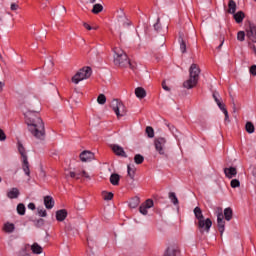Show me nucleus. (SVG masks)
I'll return each mask as SVG.
<instances>
[{
  "label": "nucleus",
  "mask_w": 256,
  "mask_h": 256,
  "mask_svg": "<svg viewBox=\"0 0 256 256\" xmlns=\"http://www.w3.org/2000/svg\"><path fill=\"white\" fill-rule=\"evenodd\" d=\"M24 116L28 125V131L31 135L43 141V139H45V123H43V119L39 116V112L24 110Z\"/></svg>",
  "instance_id": "f257e3e1"
},
{
  "label": "nucleus",
  "mask_w": 256,
  "mask_h": 256,
  "mask_svg": "<svg viewBox=\"0 0 256 256\" xmlns=\"http://www.w3.org/2000/svg\"><path fill=\"white\" fill-rule=\"evenodd\" d=\"M199 75H201V68H199V65L195 63L191 64L189 68V79L184 81L183 87L185 89H193L194 87H197V84L199 83Z\"/></svg>",
  "instance_id": "f03ea898"
},
{
  "label": "nucleus",
  "mask_w": 256,
  "mask_h": 256,
  "mask_svg": "<svg viewBox=\"0 0 256 256\" xmlns=\"http://www.w3.org/2000/svg\"><path fill=\"white\" fill-rule=\"evenodd\" d=\"M113 61H114V65H116L117 67H129L130 62H129V58L127 57V54L125 53V51H123V49H121V47L116 46L113 48Z\"/></svg>",
  "instance_id": "7ed1b4c3"
},
{
  "label": "nucleus",
  "mask_w": 256,
  "mask_h": 256,
  "mask_svg": "<svg viewBox=\"0 0 256 256\" xmlns=\"http://www.w3.org/2000/svg\"><path fill=\"white\" fill-rule=\"evenodd\" d=\"M91 68L90 67H83L81 68L73 77L72 83L75 85H79L81 81H85V79H89L91 77Z\"/></svg>",
  "instance_id": "20e7f679"
},
{
  "label": "nucleus",
  "mask_w": 256,
  "mask_h": 256,
  "mask_svg": "<svg viewBox=\"0 0 256 256\" xmlns=\"http://www.w3.org/2000/svg\"><path fill=\"white\" fill-rule=\"evenodd\" d=\"M111 108L113 109L115 115L118 117V119L120 117H125V115H127V110L125 109V105L123 104V102L114 99L111 102Z\"/></svg>",
  "instance_id": "39448f33"
},
{
  "label": "nucleus",
  "mask_w": 256,
  "mask_h": 256,
  "mask_svg": "<svg viewBox=\"0 0 256 256\" xmlns=\"http://www.w3.org/2000/svg\"><path fill=\"white\" fill-rule=\"evenodd\" d=\"M154 147H155V151L159 153V155H165V153H167V138L165 137L155 138Z\"/></svg>",
  "instance_id": "423d86ee"
},
{
  "label": "nucleus",
  "mask_w": 256,
  "mask_h": 256,
  "mask_svg": "<svg viewBox=\"0 0 256 256\" xmlns=\"http://www.w3.org/2000/svg\"><path fill=\"white\" fill-rule=\"evenodd\" d=\"M214 211L215 215L217 216L218 230L220 232V235H223V233H225V220L223 216V208L216 207Z\"/></svg>",
  "instance_id": "0eeeda50"
},
{
  "label": "nucleus",
  "mask_w": 256,
  "mask_h": 256,
  "mask_svg": "<svg viewBox=\"0 0 256 256\" xmlns=\"http://www.w3.org/2000/svg\"><path fill=\"white\" fill-rule=\"evenodd\" d=\"M212 225H213V222L209 218L198 221V227L200 229V233H209Z\"/></svg>",
  "instance_id": "6e6552de"
},
{
  "label": "nucleus",
  "mask_w": 256,
  "mask_h": 256,
  "mask_svg": "<svg viewBox=\"0 0 256 256\" xmlns=\"http://www.w3.org/2000/svg\"><path fill=\"white\" fill-rule=\"evenodd\" d=\"M70 177L72 179H83L84 181H91V174L89 172L82 170L80 172H70Z\"/></svg>",
  "instance_id": "1a4fd4ad"
},
{
  "label": "nucleus",
  "mask_w": 256,
  "mask_h": 256,
  "mask_svg": "<svg viewBox=\"0 0 256 256\" xmlns=\"http://www.w3.org/2000/svg\"><path fill=\"white\" fill-rule=\"evenodd\" d=\"M246 37L252 43H256V26L255 24H249L246 28Z\"/></svg>",
  "instance_id": "9d476101"
},
{
  "label": "nucleus",
  "mask_w": 256,
  "mask_h": 256,
  "mask_svg": "<svg viewBox=\"0 0 256 256\" xmlns=\"http://www.w3.org/2000/svg\"><path fill=\"white\" fill-rule=\"evenodd\" d=\"M118 13V23L120 27H129V25H131V21L127 19V16H125V12H123V10H120Z\"/></svg>",
  "instance_id": "9b49d317"
},
{
  "label": "nucleus",
  "mask_w": 256,
  "mask_h": 256,
  "mask_svg": "<svg viewBox=\"0 0 256 256\" xmlns=\"http://www.w3.org/2000/svg\"><path fill=\"white\" fill-rule=\"evenodd\" d=\"M93 159H95V154H93V152L91 151H83L81 154H80V160L83 162V163H87L89 161H93Z\"/></svg>",
  "instance_id": "f8f14e48"
},
{
  "label": "nucleus",
  "mask_w": 256,
  "mask_h": 256,
  "mask_svg": "<svg viewBox=\"0 0 256 256\" xmlns=\"http://www.w3.org/2000/svg\"><path fill=\"white\" fill-rule=\"evenodd\" d=\"M112 151L115 153V155H118V157H127V153H125L123 147L117 144L112 145Z\"/></svg>",
  "instance_id": "ddd939ff"
},
{
  "label": "nucleus",
  "mask_w": 256,
  "mask_h": 256,
  "mask_svg": "<svg viewBox=\"0 0 256 256\" xmlns=\"http://www.w3.org/2000/svg\"><path fill=\"white\" fill-rule=\"evenodd\" d=\"M224 173L228 179H233V177H237V168L235 167L225 168Z\"/></svg>",
  "instance_id": "4468645a"
},
{
  "label": "nucleus",
  "mask_w": 256,
  "mask_h": 256,
  "mask_svg": "<svg viewBox=\"0 0 256 256\" xmlns=\"http://www.w3.org/2000/svg\"><path fill=\"white\" fill-rule=\"evenodd\" d=\"M44 205L46 209H53L55 207V200L51 196L44 197Z\"/></svg>",
  "instance_id": "2eb2a0df"
},
{
  "label": "nucleus",
  "mask_w": 256,
  "mask_h": 256,
  "mask_svg": "<svg viewBox=\"0 0 256 256\" xmlns=\"http://www.w3.org/2000/svg\"><path fill=\"white\" fill-rule=\"evenodd\" d=\"M135 95L138 99H145V97H147V91H145L143 87H137L135 89Z\"/></svg>",
  "instance_id": "dca6fc26"
},
{
  "label": "nucleus",
  "mask_w": 256,
  "mask_h": 256,
  "mask_svg": "<svg viewBox=\"0 0 256 256\" xmlns=\"http://www.w3.org/2000/svg\"><path fill=\"white\" fill-rule=\"evenodd\" d=\"M56 219L57 221H63L64 219H67V210L61 209L56 212Z\"/></svg>",
  "instance_id": "f3484780"
},
{
  "label": "nucleus",
  "mask_w": 256,
  "mask_h": 256,
  "mask_svg": "<svg viewBox=\"0 0 256 256\" xmlns=\"http://www.w3.org/2000/svg\"><path fill=\"white\" fill-rule=\"evenodd\" d=\"M3 231H5V233H13V231H15V224L10 222L4 223Z\"/></svg>",
  "instance_id": "a211bd4d"
},
{
  "label": "nucleus",
  "mask_w": 256,
  "mask_h": 256,
  "mask_svg": "<svg viewBox=\"0 0 256 256\" xmlns=\"http://www.w3.org/2000/svg\"><path fill=\"white\" fill-rule=\"evenodd\" d=\"M31 251L32 253H34L35 255H41V253H43V248L37 244V243H34L32 246H31Z\"/></svg>",
  "instance_id": "6ab92c4d"
},
{
  "label": "nucleus",
  "mask_w": 256,
  "mask_h": 256,
  "mask_svg": "<svg viewBox=\"0 0 256 256\" xmlns=\"http://www.w3.org/2000/svg\"><path fill=\"white\" fill-rule=\"evenodd\" d=\"M235 11H237V3H235L233 0H230L228 3V13L233 15L235 14Z\"/></svg>",
  "instance_id": "aec40b11"
},
{
  "label": "nucleus",
  "mask_w": 256,
  "mask_h": 256,
  "mask_svg": "<svg viewBox=\"0 0 256 256\" xmlns=\"http://www.w3.org/2000/svg\"><path fill=\"white\" fill-rule=\"evenodd\" d=\"M233 15L236 23H243V20L245 19V13H243V11H239Z\"/></svg>",
  "instance_id": "412c9836"
},
{
  "label": "nucleus",
  "mask_w": 256,
  "mask_h": 256,
  "mask_svg": "<svg viewBox=\"0 0 256 256\" xmlns=\"http://www.w3.org/2000/svg\"><path fill=\"white\" fill-rule=\"evenodd\" d=\"M22 163H23L22 169L25 175H28V176L31 175V171L29 170V161L27 160V158L22 159Z\"/></svg>",
  "instance_id": "4be33fe9"
},
{
  "label": "nucleus",
  "mask_w": 256,
  "mask_h": 256,
  "mask_svg": "<svg viewBox=\"0 0 256 256\" xmlns=\"http://www.w3.org/2000/svg\"><path fill=\"white\" fill-rule=\"evenodd\" d=\"M119 181H121V176L119 174H112L110 176L111 185H119Z\"/></svg>",
  "instance_id": "5701e85b"
},
{
  "label": "nucleus",
  "mask_w": 256,
  "mask_h": 256,
  "mask_svg": "<svg viewBox=\"0 0 256 256\" xmlns=\"http://www.w3.org/2000/svg\"><path fill=\"white\" fill-rule=\"evenodd\" d=\"M224 218L226 221H231L233 219V210L231 208H226L224 210Z\"/></svg>",
  "instance_id": "b1692460"
},
{
  "label": "nucleus",
  "mask_w": 256,
  "mask_h": 256,
  "mask_svg": "<svg viewBox=\"0 0 256 256\" xmlns=\"http://www.w3.org/2000/svg\"><path fill=\"white\" fill-rule=\"evenodd\" d=\"M194 215L198 221L203 220V212L201 211V208L196 207L194 208Z\"/></svg>",
  "instance_id": "393cba45"
},
{
  "label": "nucleus",
  "mask_w": 256,
  "mask_h": 256,
  "mask_svg": "<svg viewBox=\"0 0 256 256\" xmlns=\"http://www.w3.org/2000/svg\"><path fill=\"white\" fill-rule=\"evenodd\" d=\"M101 11H103V5L101 4H95L92 8V13H94V15L101 13Z\"/></svg>",
  "instance_id": "a878e982"
},
{
  "label": "nucleus",
  "mask_w": 256,
  "mask_h": 256,
  "mask_svg": "<svg viewBox=\"0 0 256 256\" xmlns=\"http://www.w3.org/2000/svg\"><path fill=\"white\" fill-rule=\"evenodd\" d=\"M146 135L147 137H149V139H153V137H155V130L153 129V127H146Z\"/></svg>",
  "instance_id": "bb28decb"
},
{
  "label": "nucleus",
  "mask_w": 256,
  "mask_h": 256,
  "mask_svg": "<svg viewBox=\"0 0 256 256\" xmlns=\"http://www.w3.org/2000/svg\"><path fill=\"white\" fill-rule=\"evenodd\" d=\"M245 129L247 133H255V125H253L251 122H247L245 125Z\"/></svg>",
  "instance_id": "cd10ccee"
},
{
  "label": "nucleus",
  "mask_w": 256,
  "mask_h": 256,
  "mask_svg": "<svg viewBox=\"0 0 256 256\" xmlns=\"http://www.w3.org/2000/svg\"><path fill=\"white\" fill-rule=\"evenodd\" d=\"M18 151L23 159H27V152H25V147H23V145L19 144L18 145Z\"/></svg>",
  "instance_id": "c85d7f7f"
},
{
  "label": "nucleus",
  "mask_w": 256,
  "mask_h": 256,
  "mask_svg": "<svg viewBox=\"0 0 256 256\" xmlns=\"http://www.w3.org/2000/svg\"><path fill=\"white\" fill-rule=\"evenodd\" d=\"M143 161H145V158L141 154H136L134 156V162L136 163V165H141Z\"/></svg>",
  "instance_id": "c756f323"
},
{
  "label": "nucleus",
  "mask_w": 256,
  "mask_h": 256,
  "mask_svg": "<svg viewBox=\"0 0 256 256\" xmlns=\"http://www.w3.org/2000/svg\"><path fill=\"white\" fill-rule=\"evenodd\" d=\"M97 103H99V105H105V103H107V97H105L104 94H100L97 98Z\"/></svg>",
  "instance_id": "7c9ffc66"
},
{
  "label": "nucleus",
  "mask_w": 256,
  "mask_h": 256,
  "mask_svg": "<svg viewBox=\"0 0 256 256\" xmlns=\"http://www.w3.org/2000/svg\"><path fill=\"white\" fill-rule=\"evenodd\" d=\"M169 199H170L171 203H173V205H176L178 207L179 199L177 198V196L175 194H169Z\"/></svg>",
  "instance_id": "2f4dec72"
},
{
  "label": "nucleus",
  "mask_w": 256,
  "mask_h": 256,
  "mask_svg": "<svg viewBox=\"0 0 256 256\" xmlns=\"http://www.w3.org/2000/svg\"><path fill=\"white\" fill-rule=\"evenodd\" d=\"M17 213H18V215H25V205L24 204H18Z\"/></svg>",
  "instance_id": "473e14b6"
},
{
  "label": "nucleus",
  "mask_w": 256,
  "mask_h": 256,
  "mask_svg": "<svg viewBox=\"0 0 256 256\" xmlns=\"http://www.w3.org/2000/svg\"><path fill=\"white\" fill-rule=\"evenodd\" d=\"M102 199H104V201H111V199H113V193H103Z\"/></svg>",
  "instance_id": "72a5a7b5"
},
{
  "label": "nucleus",
  "mask_w": 256,
  "mask_h": 256,
  "mask_svg": "<svg viewBox=\"0 0 256 256\" xmlns=\"http://www.w3.org/2000/svg\"><path fill=\"white\" fill-rule=\"evenodd\" d=\"M230 185L233 189H235L237 187H240L241 182H239V180H237V179H233V180H231Z\"/></svg>",
  "instance_id": "f704fd0d"
},
{
  "label": "nucleus",
  "mask_w": 256,
  "mask_h": 256,
  "mask_svg": "<svg viewBox=\"0 0 256 256\" xmlns=\"http://www.w3.org/2000/svg\"><path fill=\"white\" fill-rule=\"evenodd\" d=\"M128 175H129V177H131V179H133V177H135V169L131 165H128Z\"/></svg>",
  "instance_id": "c9c22d12"
},
{
  "label": "nucleus",
  "mask_w": 256,
  "mask_h": 256,
  "mask_svg": "<svg viewBox=\"0 0 256 256\" xmlns=\"http://www.w3.org/2000/svg\"><path fill=\"white\" fill-rule=\"evenodd\" d=\"M213 99H214V101H215V103H216L217 105H219V103H222V102H221V98H219V92H214V93H213Z\"/></svg>",
  "instance_id": "e433bc0d"
},
{
  "label": "nucleus",
  "mask_w": 256,
  "mask_h": 256,
  "mask_svg": "<svg viewBox=\"0 0 256 256\" xmlns=\"http://www.w3.org/2000/svg\"><path fill=\"white\" fill-rule=\"evenodd\" d=\"M237 40L238 41H245V32L244 31H239L237 34Z\"/></svg>",
  "instance_id": "4c0bfd02"
},
{
  "label": "nucleus",
  "mask_w": 256,
  "mask_h": 256,
  "mask_svg": "<svg viewBox=\"0 0 256 256\" xmlns=\"http://www.w3.org/2000/svg\"><path fill=\"white\" fill-rule=\"evenodd\" d=\"M180 50H181V53H186L187 51V44H185V41L181 40L180 42Z\"/></svg>",
  "instance_id": "58836bf2"
},
{
  "label": "nucleus",
  "mask_w": 256,
  "mask_h": 256,
  "mask_svg": "<svg viewBox=\"0 0 256 256\" xmlns=\"http://www.w3.org/2000/svg\"><path fill=\"white\" fill-rule=\"evenodd\" d=\"M144 207H147L148 209H151V207H153V200L148 199L146 200L143 204Z\"/></svg>",
  "instance_id": "ea45409f"
},
{
  "label": "nucleus",
  "mask_w": 256,
  "mask_h": 256,
  "mask_svg": "<svg viewBox=\"0 0 256 256\" xmlns=\"http://www.w3.org/2000/svg\"><path fill=\"white\" fill-rule=\"evenodd\" d=\"M140 213L142 215H147V213H149V208H147L146 206H143V204L140 206V209H139Z\"/></svg>",
  "instance_id": "a19ab883"
},
{
  "label": "nucleus",
  "mask_w": 256,
  "mask_h": 256,
  "mask_svg": "<svg viewBox=\"0 0 256 256\" xmlns=\"http://www.w3.org/2000/svg\"><path fill=\"white\" fill-rule=\"evenodd\" d=\"M137 205H139V198H135L132 201H130V207H132L133 209H135Z\"/></svg>",
  "instance_id": "79ce46f5"
},
{
  "label": "nucleus",
  "mask_w": 256,
  "mask_h": 256,
  "mask_svg": "<svg viewBox=\"0 0 256 256\" xmlns=\"http://www.w3.org/2000/svg\"><path fill=\"white\" fill-rule=\"evenodd\" d=\"M38 215L39 217H47V210L45 209H38Z\"/></svg>",
  "instance_id": "37998d69"
},
{
  "label": "nucleus",
  "mask_w": 256,
  "mask_h": 256,
  "mask_svg": "<svg viewBox=\"0 0 256 256\" xmlns=\"http://www.w3.org/2000/svg\"><path fill=\"white\" fill-rule=\"evenodd\" d=\"M10 9H11V11H17V9H19V4H17V3H12V4L10 5Z\"/></svg>",
  "instance_id": "c03bdc74"
},
{
  "label": "nucleus",
  "mask_w": 256,
  "mask_h": 256,
  "mask_svg": "<svg viewBox=\"0 0 256 256\" xmlns=\"http://www.w3.org/2000/svg\"><path fill=\"white\" fill-rule=\"evenodd\" d=\"M5 139H7L5 132L2 129H0V141H5Z\"/></svg>",
  "instance_id": "a18cd8bd"
},
{
  "label": "nucleus",
  "mask_w": 256,
  "mask_h": 256,
  "mask_svg": "<svg viewBox=\"0 0 256 256\" xmlns=\"http://www.w3.org/2000/svg\"><path fill=\"white\" fill-rule=\"evenodd\" d=\"M249 71L251 75L256 76V65H252Z\"/></svg>",
  "instance_id": "49530a36"
},
{
  "label": "nucleus",
  "mask_w": 256,
  "mask_h": 256,
  "mask_svg": "<svg viewBox=\"0 0 256 256\" xmlns=\"http://www.w3.org/2000/svg\"><path fill=\"white\" fill-rule=\"evenodd\" d=\"M218 107L219 109L222 111V113H224L225 111H227V108H225V104L222 103H219L218 104Z\"/></svg>",
  "instance_id": "de8ad7c7"
},
{
  "label": "nucleus",
  "mask_w": 256,
  "mask_h": 256,
  "mask_svg": "<svg viewBox=\"0 0 256 256\" xmlns=\"http://www.w3.org/2000/svg\"><path fill=\"white\" fill-rule=\"evenodd\" d=\"M9 199H17L19 197V194L17 193H8Z\"/></svg>",
  "instance_id": "09e8293b"
},
{
  "label": "nucleus",
  "mask_w": 256,
  "mask_h": 256,
  "mask_svg": "<svg viewBox=\"0 0 256 256\" xmlns=\"http://www.w3.org/2000/svg\"><path fill=\"white\" fill-rule=\"evenodd\" d=\"M224 113V115H225V121L227 122V123H229V112L226 110L225 112H223Z\"/></svg>",
  "instance_id": "8fccbe9b"
},
{
  "label": "nucleus",
  "mask_w": 256,
  "mask_h": 256,
  "mask_svg": "<svg viewBox=\"0 0 256 256\" xmlns=\"http://www.w3.org/2000/svg\"><path fill=\"white\" fill-rule=\"evenodd\" d=\"M83 26L85 27V29H87L88 31H91L93 29V27H91V25L87 24V23H83Z\"/></svg>",
  "instance_id": "3c124183"
},
{
  "label": "nucleus",
  "mask_w": 256,
  "mask_h": 256,
  "mask_svg": "<svg viewBox=\"0 0 256 256\" xmlns=\"http://www.w3.org/2000/svg\"><path fill=\"white\" fill-rule=\"evenodd\" d=\"M28 209H31V211H34V209H35V204H34V203H29V204H28Z\"/></svg>",
  "instance_id": "603ef678"
},
{
  "label": "nucleus",
  "mask_w": 256,
  "mask_h": 256,
  "mask_svg": "<svg viewBox=\"0 0 256 256\" xmlns=\"http://www.w3.org/2000/svg\"><path fill=\"white\" fill-rule=\"evenodd\" d=\"M168 128L172 133H175V126L168 124Z\"/></svg>",
  "instance_id": "864d4df0"
},
{
  "label": "nucleus",
  "mask_w": 256,
  "mask_h": 256,
  "mask_svg": "<svg viewBox=\"0 0 256 256\" xmlns=\"http://www.w3.org/2000/svg\"><path fill=\"white\" fill-rule=\"evenodd\" d=\"M162 87L164 91H169V88L167 87V84L165 82L162 83Z\"/></svg>",
  "instance_id": "5fc2aeb1"
},
{
  "label": "nucleus",
  "mask_w": 256,
  "mask_h": 256,
  "mask_svg": "<svg viewBox=\"0 0 256 256\" xmlns=\"http://www.w3.org/2000/svg\"><path fill=\"white\" fill-rule=\"evenodd\" d=\"M10 193H19V189H17V188H12V190L10 191Z\"/></svg>",
  "instance_id": "6e6d98bb"
},
{
  "label": "nucleus",
  "mask_w": 256,
  "mask_h": 256,
  "mask_svg": "<svg viewBox=\"0 0 256 256\" xmlns=\"http://www.w3.org/2000/svg\"><path fill=\"white\" fill-rule=\"evenodd\" d=\"M3 87H5V84L3 82H0V93L3 91Z\"/></svg>",
  "instance_id": "4d7b16f0"
},
{
  "label": "nucleus",
  "mask_w": 256,
  "mask_h": 256,
  "mask_svg": "<svg viewBox=\"0 0 256 256\" xmlns=\"http://www.w3.org/2000/svg\"><path fill=\"white\" fill-rule=\"evenodd\" d=\"M95 1H97V0H90V3H95Z\"/></svg>",
  "instance_id": "13d9d810"
},
{
  "label": "nucleus",
  "mask_w": 256,
  "mask_h": 256,
  "mask_svg": "<svg viewBox=\"0 0 256 256\" xmlns=\"http://www.w3.org/2000/svg\"><path fill=\"white\" fill-rule=\"evenodd\" d=\"M222 46H223V42L220 44L219 49H221Z\"/></svg>",
  "instance_id": "bf43d9fd"
},
{
  "label": "nucleus",
  "mask_w": 256,
  "mask_h": 256,
  "mask_svg": "<svg viewBox=\"0 0 256 256\" xmlns=\"http://www.w3.org/2000/svg\"><path fill=\"white\" fill-rule=\"evenodd\" d=\"M3 21V18L0 16V22H2Z\"/></svg>",
  "instance_id": "052dcab7"
},
{
  "label": "nucleus",
  "mask_w": 256,
  "mask_h": 256,
  "mask_svg": "<svg viewBox=\"0 0 256 256\" xmlns=\"http://www.w3.org/2000/svg\"><path fill=\"white\" fill-rule=\"evenodd\" d=\"M63 10H64V11H67V8L63 7Z\"/></svg>",
  "instance_id": "680f3d73"
},
{
  "label": "nucleus",
  "mask_w": 256,
  "mask_h": 256,
  "mask_svg": "<svg viewBox=\"0 0 256 256\" xmlns=\"http://www.w3.org/2000/svg\"><path fill=\"white\" fill-rule=\"evenodd\" d=\"M52 155H55V156L57 157V153H54V154H52Z\"/></svg>",
  "instance_id": "e2e57ef3"
},
{
  "label": "nucleus",
  "mask_w": 256,
  "mask_h": 256,
  "mask_svg": "<svg viewBox=\"0 0 256 256\" xmlns=\"http://www.w3.org/2000/svg\"><path fill=\"white\" fill-rule=\"evenodd\" d=\"M0 59H3V56L0 55Z\"/></svg>",
  "instance_id": "0e129e2a"
},
{
  "label": "nucleus",
  "mask_w": 256,
  "mask_h": 256,
  "mask_svg": "<svg viewBox=\"0 0 256 256\" xmlns=\"http://www.w3.org/2000/svg\"><path fill=\"white\" fill-rule=\"evenodd\" d=\"M0 183H1V177H0Z\"/></svg>",
  "instance_id": "69168bd1"
}]
</instances>
